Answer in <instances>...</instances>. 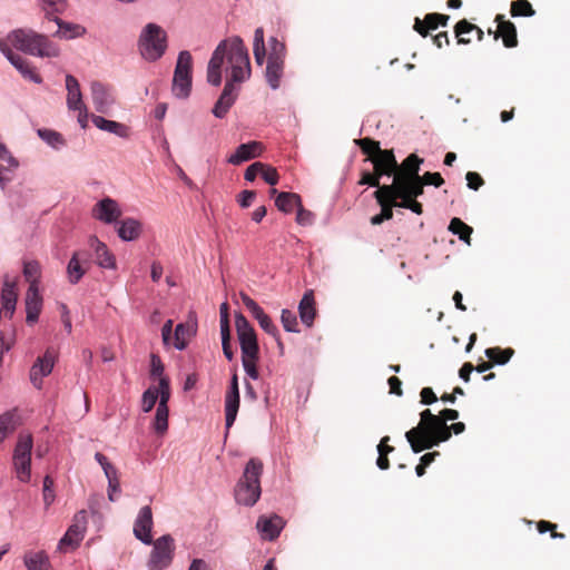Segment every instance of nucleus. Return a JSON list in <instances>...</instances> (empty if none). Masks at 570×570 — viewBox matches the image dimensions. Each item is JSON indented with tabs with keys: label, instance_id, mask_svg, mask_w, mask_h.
I'll return each instance as SVG.
<instances>
[{
	"label": "nucleus",
	"instance_id": "1",
	"mask_svg": "<svg viewBox=\"0 0 570 570\" xmlns=\"http://www.w3.org/2000/svg\"><path fill=\"white\" fill-rule=\"evenodd\" d=\"M227 62L230 68L223 92L214 105L213 114L224 118L236 100V82H243L250 76L248 50L238 36L227 38L218 43L207 67V81L218 87L222 83L223 66Z\"/></svg>",
	"mask_w": 570,
	"mask_h": 570
},
{
	"label": "nucleus",
	"instance_id": "2",
	"mask_svg": "<svg viewBox=\"0 0 570 570\" xmlns=\"http://www.w3.org/2000/svg\"><path fill=\"white\" fill-rule=\"evenodd\" d=\"M420 423L405 433V438L414 453L432 449L450 439L446 424H443L431 410L426 409L420 414Z\"/></svg>",
	"mask_w": 570,
	"mask_h": 570
},
{
	"label": "nucleus",
	"instance_id": "3",
	"mask_svg": "<svg viewBox=\"0 0 570 570\" xmlns=\"http://www.w3.org/2000/svg\"><path fill=\"white\" fill-rule=\"evenodd\" d=\"M7 42L31 56L57 57L59 55V49L46 36L32 30H13L8 35Z\"/></svg>",
	"mask_w": 570,
	"mask_h": 570
},
{
	"label": "nucleus",
	"instance_id": "4",
	"mask_svg": "<svg viewBox=\"0 0 570 570\" xmlns=\"http://www.w3.org/2000/svg\"><path fill=\"white\" fill-rule=\"evenodd\" d=\"M263 463L259 459H250L235 488V499L239 504L253 507L261 498V475Z\"/></svg>",
	"mask_w": 570,
	"mask_h": 570
},
{
	"label": "nucleus",
	"instance_id": "5",
	"mask_svg": "<svg viewBox=\"0 0 570 570\" xmlns=\"http://www.w3.org/2000/svg\"><path fill=\"white\" fill-rule=\"evenodd\" d=\"M355 144L367 156L365 160L373 164L377 175L395 177L397 161L393 149H382L379 141L368 137L356 139Z\"/></svg>",
	"mask_w": 570,
	"mask_h": 570
},
{
	"label": "nucleus",
	"instance_id": "6",
	"mask_svg": "<svg viewBox=\"0 0 570 570\" xmlns=\"http://www.w3.org/2000/svg\"><path fill=\"white\" fill-rule=\"evenodd\" d=\"M166 32L155 23H148L139 38V50L141 56L149 61L159 59L166 51Z\"/></svg>",
	"mask_w": 570,
	"mask_h": 570
},
{
	"label": "nucleus",
	"instance_id": "7",
	"mask_svg": "<svg viewBox=\"0 0 570 570\" xmlns=\"http://www.w3.org/2000/svg\"><path fill=\"white\" fill-rule=\"evenodd\" d=\"M193 57L189 51H180L177 58L174 78L173 94L177 98H187L191 91Z\"/></svg>",
	"mask_w": 570,
	"mask_h": 570
},
{
	"label": "nucleus",
	"instance_id": "8",
	"mask_svg": "<svg viewBox=\"0 0 570 570\" xmlns=\"http://www.w3.org/2000/svg\"><path fill=\"white\" fill-rule=\"evenodd\" d=\"M268 45L269 52L267 57L265 77L269 87L272 89H277L284 72L286 46L275 37L269 39Z\"/></svg>",
	"mask_w": 570,
	"mask_h": 570
},
{
	"label": "nucleus",
	"instance_id": "9",
	"mask_svg": "<svg viewBox=\"0 0 570 570\" xmlns=\"http://www.w3.org/2000/svg\"><path fill=\"white\" fill-rule=\"evenodd\" d=\"M33 446L31 434H20L13 452V466L21 482L31 478V451Z\"/></svg>",
	"mask_w": 570,
	"mask_h": 570
},
{
	"label": "nucleus",
	"instance_id": "10",
	"mask_svg": "<svg viewBox=\"0 0 570 570\" xmlns=\"http://www.w3.org/2000/svg\"><path fill=\"white\" fill-rule=\"evenodd\" d=\"M153 543V550L147 561L149 570H165L174 559L175 540L170 534H164Z\"/></svg>",
	"mask_w": 570,
	"mask_h": 570
},
{
	"label": "nucleus",
	"instance_id": "11",
	"mask_svg": "<svg viewBox=\"0 0 570 570\" xmlns=\"http://www.w3.org/2000/svg\"><path fill=\"white\" fill-rule=\"evenodd\" d=\"M235 327L242 355L246 354L250 356V354H259L256 332L242 313L235 315Z\"/></svg>",
	"mask_w": 570,
	"mask_h": 570
},
{
	"label": "nucleus",
	"instance_id": "12",
	"mask_svg": "<svg viewBox=\"0 0 570 570\" xmlns=\"http://www.w3.org/2000/svg\"><path fill=\"white\" fill-rule=\"evenodd\" d=\"M57 357V351L53 347H48L45 354L36 360L30 368V381L35 387L41 389L42 377L52 372Z\"/></svg>",
	"mask_w": 570,
	"mask_h": 570
},
{
	"label": "nucleus",
	"instance_id": "13",
	"mask_svg": "<svg viewBox=\"0 0 570 570\" xmlns=\"http://www.w3.org/2000/svg\"><path fill=\"white\" fill-rule=\"evenodd\" d=\"M86 524L87 514L86 511L81 510L75 514L72 524L68 528L59 542V548L65 549L66 547H70L71 549H76L83 539Z\"/></svg>",
	"mask_w": 570,
	"mask_h": 570
},
{
	"label": "nucleus",
	"instance_id": "14",
	"mask_svg": "<svg viewBox=\"0 0 570 570\" xmlns=\"http://www.w3.org/2000/svg\"><path fill=\"white\" fill-rule=\"evenodd\" d=\"M383 191H394L399 198L416 199L419 196L423 195L424 184L422 183L421 177H419L412 180L409 179L400 181L397 184L383 185Z\"/></svg>",
	"mask_w": 570,
	"mask_h": 570
},
{
	"label": "nucleus",
	"instance_id": "15",
	"mask_svg": "<svg viewBox=\"0 0 570 570\" xmlns=\"http://www.w3.org/2000/svg\"><path fill=\"white\" fill-rule=\"evenodd\" d=\"M91 215L105 224H112L121 216V209L115 199L106 197L92 207Z\"/></svg>",
	"mask_w": 570,
	"mask_h": 570
},
{
	"label": "nucleus",
	"instance_id": "16",
	"mask_svg": "<svg viewBox=\"0 0 570 570\" xmlns=\"http://www.w3.org/2000/svg\"><path fill=\"white\" fill-rule=\"evenodd\" d=\"M239 409V389H238V377L237 374H234L230 380L229 390L225 396V422L226 429H230L234 424L237 412Z\"/></svg>",
	"mask_w": 570,
	"mask_h": 570
},
{
	"label": "nucleus",
	"instance_id": "17",
	"mask_svg": "<svg viewBox=\"0 0 570 570\" xmlns=\"http://www.w3.org/2000/svg\"><path fill=\"white\" fill-rule=\"evenodd\" d=\"M153 512L149 505L140 509L134 524L135 537L145 544H151Z\"/></svg>",
	"mask_w": 570,
	"mask_h": 570
},
{
	"label": "nucleus",
	"instance_id": "18",
	"mask_svg": "<svg viewBox=\"0 0 570 570\" xmlns=\"http://www.w3.org/2000/svg\"><path fill=\"white\" fill-rule=\"evenodd\" d=\"M423 163L417 155H409L401 165L397 164V170L392 184L415 179L420 177V166Z\"/></svg>",
	"mask_w": 570,
	"mask_h": 570
},
{
	"label": "nucleus",
	"instance_id": "19",
	"mask_svg": "<svg viewBox=\"0 0 570 570\" xmlns=\"http://www.w3.org/2000/svg\"><path fill=\"white\" fill-rule=\"evenodd\" d=\"M494 21L498 23L497 31L489 29V33L494 35V39L502 38L503 45L507 48H514L518 46L517 28L514 23L504 19L503 14H497Z\"/></svg>",
	"mask_w": 570,
	"mask_h": 570
},
{
	"label": "nucleus",
	"instance_id": "20",
	"mask_svg": "<svg viewBox=\"0 0 570 570\" xmlns=\"http://www.w3.org/2000/svg\"><path fill=\"white\" fill-rule=\"evenodd\" d=\"M18 294L16 291V281H10L8 276H6L3 282V287L1 291V308H0V317H12L16 311Z\"/></svg>",
	"mask_w": 570,
	"mask_h": 570
},
{
	"label": "nucleus",
	"instance_id": "21",
	"mask_svg": "<svg viewBox=\"0 0 570 570\" xmlns=\"http://www.w3.org/2000/svg\"><path fill=\"white\" fill-rule=\"evenodd\" d=\"M264 146L259 141H249L237 147L236 151L229 156L227 161L232 165H239L243 161L250 160L262 155Z\"/></svg>",
	"mask_w": 570,
	"mask_h": 570
},
{
	"label": "nucleus",
	"instance_id": "22",
	"mask_svg": "<svg viewBox=\"0 0 570 570\" xmlns=\"http://www.w3.org/2000/svg\"><path fill=\"white\" fill-rule=\"evenodd\" d=\"M91 96L98 112L106 114L114 104V98L107 86L99 81L91 82Z\"/></svg>",
	"mask_w": 570,
	"mask_h": 570
},
{
	"label": "nucleus",
	"instance_id": "23",
	"mask_svg": "<svg viewBox=\"0 0 570 570\" xmlns=\"http://www.w3.org/2000/svg\"><path fill=\"white\" fill-rule=\"evenodd\" d=\"M89 246L95 250L96 263L102 268H116V258L107 245L96 236L89 238Z\"/></svg>",
	"mask_w": 570,
	"mask_h": 570
},
{
	"label": "nucleus",
	"instance_id": "24",
	"mask_svg": "<svg viewBox=\"0 0 570 570\" xmlns=\"http://www.w3.org/2000/svg\"><path fill=\"white\" fill-rule=\"evenodd\" d=\"M26 322L33 324L38 321L42 309V296L39 293V288H28L26 293Z\"/></svg>",
	"mask_w": 570,
	"mask_h": 570
},
{
	"label": "nucleus",
	"instance_id": "25",
	"mask_svg": "<svg viewBox=\"0 0 570 570\" xmlns=\"http://www.w3.org/2000/svg\"><path fill=\"white\" fill-rule=\"evenodd\" d=\"M256 527L262 532L264 539L274 540L279 535L284 527V521L276 514L272 517H261Z\"/></svg>",
	"mask_w": 570,
	"mask_h": 570
},
{
	"label": "nucleus",
	"instance_id": "26",
	"mask_svg": "<svg viewBox=\"0 0 570 570\" xmlns=\"http://www.w3.org/2000/svg\"><path fill=\"white\" fill-rule=\"evenodd\" d=\"M374 197L377 204L381 206V214L385 220H390L393 217V207H400V199L396 197L394 191L384 193L383 187H379L377 190L374 191Z\"/></svg>",
	"mask_w": 570,
	"mask_h": 570
},
{
	"label": "nucleus",
	"instance_id": "27",
	"mask_svg": "<svg viewBox=\"0 0 570 570\" xmlns=\"http://www.w3.org/2000/svg\"><path fill=\"white\" fill-rule=\"evenodd\" d=\"M298 313L302 323L311 327L316 316L315 298L312 289L304 293L298 304Z\"/></svg>",
	"mask_w": 570,
	"mask_h": 570
},
{
	"label": "nucleus",
	"instance_id": "28",
	"mask_svg": "<svg viewBox=\"0 0 570 570\" xmlns=\"http://www.w3.org/2000/svg\"><path fill=\"white\" fill-rule=\"evenodd\" d=\"M67 106L69 110L86 106L82 101V95L78 80L72 75L66 76Z\"/></svg>",
	"mask_w": 570,
	"mask_h": 570
},
{
	"label": "nucleus",
	"instance_id": "29",
	"mask_svg": "<svg viewBox=\"0 0 570 570\" xmlns=\"http://www.w3.org/2000/svg\"><path fill=\"white\" fill-rule=\"evenodd\" d=\"M472 31H475L478 40L482 41L484 32L481 28L469 22L465 19L460 20L454 27V32H455V37L458 38V43H462V45L470 43L471 39L465 38L464 35L470 33Z\"/></svg>",
	"mask_w": 570,
	"mask_h": 570
},
{
	"label": "nucleus",
	"instance_id": "30",
	"mask_svg": "<svg viewBox=\"0 0 570 570\" xmlns=\"http://www.w3.org/2000/svg\"><path fill=\"white\" fill-rule=\"evenodd\" d=\"M91 120H92L94 125L101 130L115 134L119 137L128 136V128L120 122H117L114 120H108L101 116H96V115L91 116Z\"/></svg>",
	"mask_w": 570,
	"mask_h": 570
},
{
	"label": "nucleus",
	"instance_id": "31",
	"mask_svg": "<svg viewBox=\"0 0 570 570\" xmlns=\"http://www.w3.org/2000/svg\"><path fill=\"white\" fill-rule=\"evenodd\" d=\"M276 207L286 214L292 213L296 207L297 209L302 206L301 196L295 193L282 191L275 199Z\"/></svg>",
	"mask_w": 570,
	"mask_h": 570
},
{
	"label": "nucleus",
	"instance_id": "32",
	"mask_svg": "<svg viewBox=\"0 0 570 570\" xmlns=\"http://www.w3.org/2000/svg\"><path fill=\"white\" fill-rule=\"evenodd\" d=\"M195 333L196 331L193 325L184 323L178 324L174 333V346L180 351L185 350Z\"/></svg>",
	"mask_w": 570,
	"mask_h": 570
},
{
	"label": "nucleus",
	"instance_id": "33",
	"mask_svg": "<svg viewBox=\"0 0 570 570\" xmlns=\"http://www.w3.org/2000/svg\"><path fill=\"white\" fill-rule=\"evenodd\" d=\"M141 224L134 218H126L118 228V236L122 240H134L139 237Z\"/></svg>",
	"mask_w": 570,
	"mask_h": 570
},
{
	"label": "nucleus",
	"instance_id": "34",
	"mask_svg": "<svg viewBox=\"0 0 570 570\" xmlns=\"http://www.w3.org/2000/svg\"><path fill=\"white\" fill-rule=\"evenodd\" d=\"M95 459L101 465L110 488L118 489L120 485L118 470L109 462L108 458L100 452L95 454Z\"/></svg>",
	"mask_w": 570,
	"mask_h": 570
},
{
	"label": "nucleus",
	"instance_id": "35",
	"mask_svg": "<svg viewBox=\"0 0 570 570\" xmlns=\"http://www.w3.org/2000/svg\"><path fill=\"white\" fill-rule=\"evenodd\" d=\"M23 276L29 283V288H39L41 278V265L38 261H26L23 263Z\"/></svg>",
	"mask_w": 570,
	"mask_h": 570
},
{
	"label": "nucleus",
	"instance_id": "36",
	"mask_svg": "<svg viewBox=\"0 0 570 570\" xmlns=\"http://www.w3.org/2000/svg\"><path fill=\"white\" fill-rule=\"evenodd\" d=\"M13 66L19 70V72L22 75L23 78L35 82V83H41L42 78L37 72L36 68L23 57L21 58H14Z\"/></svg>",
	"mask_w": 570,
	"mask_h": 570
},
{
	"label": "nucleus",
	"instance_id": "37",
	"mask_svg": "<svg viewBox=\"0 0 570 570\" xmlns=\"http://www.w3.org/2000/svg\"><path fill=\"white\" fill-rule=\"evenodd\" d=\"M24 564L28 570H50V562L42 551L29 553L24 557Z\"/></svg>",
	"mask_w": 570,
	"mask_h": 570
},
{
	"label": "nucleus",
	"instance_id": "38",
	"mask_svg": "<svg viewBox=\"0 0 570 570\" xmlns=\"http://www.w3.org/2000/svg\"><path fill=\"white\" fill-rule=\"evenodd\" d=\"M253 53L255 62L262 66L266 58V48L264 41V30L262 27L257 28L254 33Z\"/></svg>",
	"mask_w": 570,
	"mask_h": 570
},
{
	"label": "nucleus",
	"instance_id": "39",
	"mask_svg": "<svg viewBox=\"0 0 570 570\" xmlns=\"http://www.w3.org/2000/svg\"><path fill=\"white\" fill-rule=\"evenodd\" d=\"M514 350L511 347L501 348V347H489L485 350L487 357L493 363L499 365H504L510 361L513 356Z\"/></svg>",
	"mask_w": 570,
	"mask_h": 570
},
{
	"label": "nucleus",
	"instance_id": "40",
	"mask_svg": "<svg viewBox=\"0 0 570 570\" xmlns=\"http://www.w3.org/2000/svg\"><path fill=\"white\" fill-rule=\"evenodd\" d=\"M439 16L436 13H428L423 20L420 18H415L414 21V30L420 33L422 37H426L430 30H435L439 27V22L436 19Z\"/></svg>",
	"mask_w": 570,
	"mask_h": 570
},
{
	"label": "nucleus",
	"instance_id": "41",
	"mask_svg": "<svg viewBox=\"0 0 570 570\" xmlns=\"http://www.w3.org/2000/svg\"><path fill=\"white\" fill-rule=\"evenodd\" d=\"M449 230L454 235H458L461 240L470 244L473 229L460 218L454 217L451 219Z\"/></svg>",
	"mask_w": 570,
	"mask_h": 570
},
{
	"label": "nucleus",
	"instance_id": "42",
	"mask_svg": "<svg viewBox=\"0 0 570 570\" xmlns=\"http://www.w3.org/2000/svg\"><path fill=\"white\" fill-rule=\"evenodd\" d=\"M55 21L58 24V30L56 35L61 38L71 39L78 36H81L85 32V29L78 24H68L63 23L58 18H55Z\"/></svg>",
	"mask_w": 570,
	"mask_h": 570
},
{
	"label": "nucleus",
	"instance_id": "43",
	"mask_svg": "<svg viewBox=\"0 0 570 570\" xmlns=\"http://www.w3.org/2000/svg\"><path fill=\"white\" fill-rule=\"evenodd\" d=\"M510 13L515 17H532L535 11L528 0H515L511 2Z\"/></svg>",
	"mask_w": 570,
	"mask_h": 570
},
{
	"label": "nucleus",
	"instance_id": "44",
	"mask_svg": "<svg viewBox=\"0 0 570 570\" xmlns=\"http://www.w3.org/2000/svg\"><path fill=\"white\" fill-rule=\"evenodd\" d=\"M86 269L79 264L78 257L71 256L68 266H67V275L68 279L71 284H77L81 279V277L86 274Z\"/></svg>",
	"mask_w": 570,
	"mask_h": 570
},
{
	"label": "nucleus",
	"instance_id": "45",
	"mask_svg": "<svg viewBox=\"0 0 570 570\" xmlns=\"http://www.w3.org/2000/svg\"><path fill=\"white\" fill-rule=\"evenodd\" d=\"M259 360V354H250V356L243 354L242 363L246 374L253 379L257 380L259 377L257 370V362Z\"/></svg>",
	"mask_w": 570,
	"mask_h": 570
},
{
	"label": "nucleus",
	"instance_id": "46",
	"mask_svg": "<svg viewBox=\"0 0 570 570\" xmlns=\"http://www.w3.org/2000/svg\"><path fill=\"white\" fill-rule=\"evenodd\" d=\"M39 137L53 148L65 145V138L58 131L51 129H39Z\"/></svg>",
	"mask_w": 570,
	"mask_h": 570
},
{
	"label": "nucleus",
	"instance_id": "47",
	"mask_svg": "<svg viewBox=\"0 0 570 570\" xmlns=\"http://www.w3.org/2000/svg\"><path fill=\"white\" fill-rule=\"evenodd\" d=\"M154 429L156 433L164 434L168 429V407L157 406Z\"/></svg>",
	"mask_w": 570,
	"mask_h": 570
},
{
	"label": "nucleus",
	"instance_id": "48",
	"mask_svg": "<svg viewBox=\"0 0 570 570\" xmlns=\"http://www.w3.org/2000/svg\"><path fill=\"white\" fill-rule=\"evenodd\" d=\"M281 322L285 331L298 333V322L296 314L287 308H284L281 314Z\"/></svg>",
	"mask_w": 570,
	"mask_h": 570
},
{
	"label": "nucleus",
	"instance_id": "49",
	"mask_svg": "<svg viewBox=\"0 0 570 570\" xmlns=\"http://www.w3.org/2000/svg\"><path fill=\"white\" fill-rule=\"evenodd\" d=\"M13 414L6 412L0 415V443L7 438L8 433L13 431Z\"/></svg>",
	"mask_w": 570,
	"mask_h": 570
},
{
	"label": "nucleus",
	"instance_id": "50",
	"mask_svg": "<svg viewBox=\"0 0 570 570\" xmlns=\"http://www.w3.org/2000/svg\"><path fill=\"white\" fill-rule=\"evenodd\" d=\"M158 400V390L148 389L142 394L141 407L144 412H150Z\"/></svg>",
	"mask_w": 570,
	"mask_h": 570
},
{
	"label": "nucleus",
	"instance_id": "51",
	"mask_svg": "<svg viewBox=\"0 0 570 570\" xmlns=\"http://www.w3.org/2000/svg\"><path fill=\"white\" fill-rule=\"evenodd\" d=\"M537 529L540 533H546L548 531L551 532V538L553 539H563L564 538V534L563 533H560V532H557L556 529H557V524L554 523H551L549 521H546V520H541L537 523Z\"/></svg>",
	"mask_w": 570,
	"mask_h": 570
},
{
	"label": "nucleus",
	"instance_id": "52",
	"mask_svg": "<svg viewBox=\"0 0 570 570\" xmlns=\"http://www.w3.org/2000/svg\"><path fill=\"white\" fill-rule=\"evenodd\" d=\"M380 178H381V176L377 175V173L375 170L373 173L363 171L358 184L360 185H368L371 187H377V188L383 187V185H380Z\"/></svg>",
	"mask_w": 570,
	"mask_h": 570
},
{
	"label": "nucleus",
	"instance_id": "53",
	"mask_svg": "<svg viewBox=\"0 0 570 570\" xmlns=\"http://www.w3.org/2000/svg\"><path fill=\"white\" fill-rule=\"evenodd\" d=\"M261 176L267 184L272 186L276 185L279 178L277 170L266 164H264V168L261 169Z\"/></svg>",
	"mask_w": 570,
	"mask_h": 570
},
{
	"label": "nucleus",
	"instance_id": "54",
	"mask_svg": "<svg viewBox=\"0 0 570 570\" xmlns=\"http://www.w3.org/2000/svg\"><path fill=\"white\" fill-rule=\"evenodd\" d=\"M52 487L53 480L49 475H46L43 479V501L46 507H49L55 500Z\"/></svg>",
	"mask_w": 570,
	"mask_h": 570
},
{
	"label": "nucleus",
	"instance_id": "55",
	"mask_svg": "<svg viewBox=\"0 0 570 570\" xmlns=\"http://www.w3.org/2000/svg\"><path fill=\"white\" fill-rule=\"evenodd\" d=\"M422 183L425 185H433L435 187H440L444 184V179L442 178L440 173H430L426 171L422 176L420 175Z\"/></svg>",
	"mask_w": 570,
	"mask_h": 570
},
{
	"label": "nucleus",
	"instance_id": "56",
	"mask_svg": "<svg viewBox=\"0 0 570 570\" xmlns=\"http://www.w3.org/2000/svg\"><path fill=\"white\" fill-rule=\"evenodd\" d=\"M465 179L468 183V187L473 190H478L484 184L483 178L475 171H468L465 175Z\"/></svg>",
	"mask_w": 570,
	"mask_h": 570
},
{
	"label": "nucleus",
	"instance_id": "57",
	"mask_svg": "<svg viewBox=\"0 0 570 570\" xmlns=\"http://www.w3.org/2000/svg\"><path fill=\"white\" fill-rule=\"evenodd\" d=\"M400 207L410 209L417 215L423 213V206L416 199L400 198Z\"/></svg>",
	"mask_w": 570,
	"mask_h": 570
},
{
	"label": "nucleus",
	"instance_id": "58",
	"mask_svg": "<svg viewBox=\"0 0 570 570\" xmlns=\"http://www.w3.org/2000/svg\"><path fill=\"white\" fill-rule=\"evenodd\" d=\"M313 219H314L313 213L305 209L303 206H299V208L297 209L296 222L299 225L307 226L313 223Z\"/></svg>",
	"mask_w": 570,
	"mask_h": 570
},
{
	"label": "nucleus",
	"instance_id": "59",
	"mask_svg": "<svg viewBox=\"0 0 570 570\" xmlns=\"http://www.w3.org/2000/svg\"><path fill=\"white\" fill-rule=\"evenodd\" d=\"M259 326L269 335L278 340V328L273 323L272 318L267 315L258 322Z\"/></svg>",
	"mask_w": 570,
	"mask_h": 570
},
{
	"label": "nucleus",
	"instance_id": "60",
	"mask_svg": "<svg viewBox=\"0 0 570 570\" xmlns=\"http://www.w3.org/2000/svg\"><path fill=\"white\" fill-rule=\"evenodd\" d=\"M150 365H151V370H150V374L151 376H157V377H164L163 376V373H164V364L160 360L159 356L153 354L151 355V361H150Z\"/></svg>",
	"mask_w": 570,
	"mask_h": 570
},
{
	"label": "nucleus",
	"instance_id": "61",
	"mask_svg": "<svg viewBox=\"0 0 570 570\" xmlns=\"http://www.w3.org/2000/svg\"><path fill=\"white\" fill-rule=\"evenodd\" d=\"M263 168L264 164L259 161L249 165L245 171L244 178L248 181H253L258 174L261 175V169Z\"/></svg>",
	"mask_w": 570,
	"mask_h": 570
},
{
	"label": "nucleus",
	"instance_id": "62",
	"mask_svg": "<svg viewBox=\"0 0 570 570\" xmlns=\"http://www.w3.org/2000/svg\"><path fill=\"white\" fill-rule=\"evenodd\" d=\"M421 403L425 405L433 404L438 401V397L431 387H423L420 392Z\"/></svg>",
	"mask_w": 570,
	"mask_h": 570
},
{
	"label": "nucleus",
	"instance_id": "63",
	"mask_svg": "<svg viewBox=\"0 0 570 570\" xmlns=\"http://www.w3.org/2000/svg\"><path fill=\"white\" fill-rule=\"evenodd\" d=\"M255 197H256V193L254 190H243L239 194V198H238L239 205L244 208L249 207L252 205V203L254 202Z\"/></svg>",
	"mask_w": 570,
	"mask_h": 570
},
{
	"label": "nucleus",
	"instance_id": "64",
	"mask_svg": "<svg viewBox=\"0 0 570 570\" xmlns=\"http://www.w3.org/2000/svg\"><path fill=\"white\" fill-rule=\"evenodd\" d=\"M72 256L78 257L79 264L82 265V267L86 269V272L90 268V266H91L90 254L87 250H77L72 254Z\"/></svg>",
	"mask_w": 570,
	"mask_h": 570
}]
</instances>
